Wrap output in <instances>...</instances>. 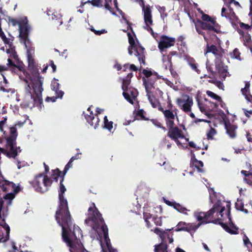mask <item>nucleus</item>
<instances>
[{"instance_id":"obj_1","label":"nucleus","mask_w":252,"mask_h":252,"mask_svg":"<svg viewBox=\"0 0 252 252\" xmlns=\"http://www.w3.org/2000/svg\"><path fill=\"white\" fill-rule=\"evenodd\" d=\"M221 202L220 200H218L213 205V207L207 212H195L194 216L199 222L197 225H193L191 223H187L184 221L179 222L177 225L176 231H184L188 232L192 230H196L201 224H207L210 222H213L215 224H220L225 231L230 234L236 235L239 233V228L232 221L230 215V204H227L226 207L228 208L227 215L229 219V226L227 223L223 222L220 219H214V214L217 213V216H220L223 217V212L225 210V207L221 206Z\"/></svg>"},{"instance_id":"obj_2","label":"nucleus","mask_w":252,"mask_h":252,"mask_svg":"<svg viewBox=\"0 0 252 252\" xmlns=\"http://www.w3.org/2000/svg\"><path fill=\"white\" fill-rule=\"evenodd\" d=\"M59 192V205L55 213V219L58 223L62 228V239L66 244L80 239L82 237L81 229L78 226L73 225L72 218L69 210L68 202L64 197V193L66 189L63 184L64 177L60 176Z\"/></svg>"},{"instance_id":"obj_3","label":"nucleus","mask_w":252,"mask_h":252,"mask_svg":"<svg viewBox=\"0 0 252 252\" xmlns=\"http://www.w3.org/2000/svg\"><path fill=\"white\" fill-rule=\"evenodd\" d=\"M38 65L36 64L32 66H28V70L30 71L31 75L30 76L29 80L31 81L32 86L30 83L27 79L25 80L26 85L25 89L26 93L31 96L32 99L31 103L28 102L27 106L29 107H33L37 106L41 108V105L43 103L42 93L43 91L42 87L43 79L39 74Z\"/></svg>"},{"instance_id":"obj_4","label":"nucleus","mask_w":252,"mask_h":252,"mask_svg":"<svg viewBox=\"0 0 252 252\" xmlns=\"http://www.w3.org/2000/svg\"><path fill=\"white\" fill-rule=\"evenodd\" d=\"M7 120L5 117L4 120L0 121V130L3 132V139L5 140V148H0V152L9 158H15L22 150L20 147L17 146L16 139L18 132L15 126L8 127L9 131L3 130L4 125Z\"/></svg>"},{"instance_id":"obj_5","label":"nucleus","mask_w":252,"mask_h":252,"mask_svg":"<svg viewBox=\"0 0 252 252\" xmlns=\"http://www.w3.org/2000/svg\"><path fill=\"white\" fill-rule=\"evenodd\" d=\"M91 221L93 222V228L97 230L101 226V229L103 234L104 239L108 248L109 252H117V250L113 248L111 245L110 240L108 236V229L104 222V220L102 217L97 208L94 203H92V206L88 209V218L85 220L86 222Z\"/></svg>"},{"instance_id":"obj_6","label":"nucleus","mask_w":252,"mask_h":252,"mask_svg":"<svg viewBox=\"0 0 252 252\" xmlns=\"http://www.w3.org/2000/svg\"><path fill=\"white\" fill-rule=\"evenodd\" d=\"M173 229V228L163 230L159 228H156L154 230V233L157 234L161 239V243L155 246V252H172L171 250L168 249V246L167 242L168 240L169 244L173 242V234L172 232H169Z\"/></svg>"},{"instance_id":"obj_7","label":"nucleus","mask_w":252,"mask_h":252,"mask_svg":"<svg viewBox=\"0 0 252 252\" xmlns=\"http://www.w3.org/2000/svg\"><path fill=\"white\" fill-rule=\"evenodd\" d=\"M133 76V74L132 72L128 73L126 77L122 79V89L123 91V95L131 104H134V101L136 99L138 94L137 90L130 86L131 79Z\"/></svg>"},{"instance_id":"obj_8","label":"nucleus","mask_w":252,"mask_h":252,"mask_svg":"<svg viewBox=\"0 0 252 252\" xmlns=\"http://www.w3.org/2000/svg\"><path fill=\"white\" fill-rule=\"evenodd\" d=\"M52 182L51 179L43 173L35 176L32 181L29 182L36 191L41 193L48 191Z\"/></svg>"},{"instance_id":"obj_9","label":"nucleus","mask_w":252,"mask_h":252,"mask_svg":"<svg viewBox=\"0 0 252 252\" xmlns=\"http://www.w3.org/2000/svg\"><path fill=\"white\" fill-rule=\"evenodd\" d=\"M128 42L129 46L128 48V53L132 55L133 50L135 51V55L137 57L141 65H145V48L140 45L136 44L134 38L130 32L127 33Z\"/></svg>"},{"instance_id":"obj_10","label":"nucleus","mask_w":252,"mask_h":252,"mask_svg":"<svg viewBox=\"0 0 252 252\" xmlns=\"http://www.w3.org/2000/svg\"><path fill=\"white\" fill-rule=\"evenodd\" d=\"M219 114L224 124L226 134L231 139H235L237 136L238 126L230 123L223 111L220 110Z\"/></svg>"},{"instance_id":"obj_11","label":"nucleus","mask_w":252,"mask_h":252,"mask_svg":"<svg viewBox=\"0 0 252 252\" xmlns=\"http://www.w3.org/2000/svg\"><path fill=\"white\" fill-rule=\"evenodd\" d=\"M20 42L23 43L26 47L31 46V42L29 38L30 33V27L27 22L23 21V23L20 24L19 27Z\"/></svg>"},{"instance_id":"obj_12","label":"nucleus","mask_w":252,"mask_h":252,"mask_svg":"<svg viewBox=\"0 0 252 252\" xmlns=\"http://www.w3.org/2000/svg\"><path fill=\"white\" fill-rule=\"evenodd\" d=\"M174 37H169L166 35H162L160 37L158 43V48L161 52L165 51L166 49L174 46L176 43Z\"/></svg>"},{"instance_id":"obj_13","label":"nucleus","mask_w":252,"mask_h":252,"mask_svg":"<svg viewBox=\"0 0 252 252\" xmlns=\"http://www.w3.org/2000/svg\"><path fill=\"white\" fill-rule=\"evenodd\" d=\"M167 135L174 140L178 146H182V143L179 141V139L185 138L182 130L176 126L173 128L168 129Z\"/></svg>"},{"instance_id":"obj_14","label":"nucleus","mask_w":252,"mask_h":252,"mask_svg":"<svg viewBox=\"0 0 252 252\" xmlns=\"http://www.w3.org/2000/svg\"><path fill=\"white\" fill-rule=\"evenodd\" d=\"M212 53L215 57V62H220L222 61V58L224 54V50L221 48H218L215 45H209L207 44L206 49L205 53Z\"/></svg>"},{"instance_id":"obj_15","label":"nucleus","mask_w":252,"mask_h":252,"mask_svg":"<svg viewBox=\"0 0 252 252\" xmlns=\"http://www.w3.org/2000/svg\"><path fill=\"white\" fill-rule=\"evenodd\" d=\"M186 99L182 98H177V104L179 107H180L183 111L185 112L188 113L191 111V106H192L193 102V99L191 97H190L188 95H186Z\"/></svg>"},{"instance_id":"obj_16","label":"nucleus","mask_w":252,"mask_h":252,"mask_svg":"<svg viewBox=\"0 0 252 252\" xmlns=\"http://www.w3.org/2000/svg\"><path fill=\"white\" fill-rule=\"evenodd\" d=\"M72 162L73 161L70 159L68 163L65 166L63 171V172L60 171L58 168H57L55 170H52V176L56 182L58 181V179L59 177H60V176H65L68 169L72 167Z\"/></svg>"},{"instance_id":"obj_17","label":"nucleus","mask_w":252,"mask_h":252,"mask_svg":"<svg viewBox=\"0 0 252 252\" xmlns=\"http://www.w3.org/2000/svg\"><path fill=\"white\" fill-rule=\"evenodd\" d=\"M141 5L143 7L144 11V19L146 25H153V20L152 19V12L149 5L145 8L144 0H140Z\"/></svg>"},{"instance_id":"obj_18","label":"nucleus","mask_w":252,"mask_h":252,"mask_svg":"<svg viewBox=\"0 0 252 252\" xmlns=\"http://www.w3.org/2000/svg\"><path fill=\"white\" fill-rule=\"evenodd\" d=\"M157 73L154 72V74L152 77L146 79L145 77L142 78L143 85L145 86L146 92L151 91L152 88H154V83L158 79Z\"/></svg>"},{"instance_id":"obj_19","label":"nucleus","mask_w":252,"mask_h":252,"mask_svg":"<svg viewBox=\"0 0 252 252\" xmlns=\"http://www.w3.org/2000/svg\"><path fill=\"white\" fill-rule=\"evenodd\" d=\"M67 245L69 247L70 252H89L85 249L80 239L71 242L70 244H67Z\"/></svg>"},{"instance_id":"obj_20","label":"nucleus","mask_w":252,"mask_h":252,"mask_svg":"<svg viewBox=\"0 0 252 252\" xmlns=\"http://www.w3.org/2000/svg\"><path fill=\"white\" fill-rule=\"evenodd\" d=\"M221 15L222 17L228 19L231 23L237 22L239 20L232 8H229L228 10L227 11L225 7H222Z\"/></svg>"},{"instance_id":"obj_21","label":"nucleus","mask_w":252,"mask_h":252,"mask_svg":"<svg viewBox=\"0 0 252 252\" xmlns=\"http://www.w3.org/2000/svg\"><path fill=\"white\" fill-rule=\"evenodd\" d=\"M215 66L217 70L220 74V77L222 78L223 80H225L229 73L227 66L224 65L222 61L219 63L215 62Z\"/></svg>"},{"instance_id":"obj_22","label":"nucleus","mask_w":252,"mask_h":252,"mask_svg":"<svg viewBox=\"0 0 252 252\" xmlns=\"http://www.w3.org/2000/svg\"><path fill=\"white\" fill-rule=\"evenodd\" d=\"M203 166V162L197 160L194 154H192L190 162V167L194 169L196 168L198 172L202 173L204 172V170L202 168Z\"/></svg>"},{"instance_id":"obj_23","label":"nucleus","mask_w":252,"mask_h":252,"mask_svg":"<svg viewBox=\"0 0 252 252\" xmlns=\"http://www.w3.org/2000/svg\"><path fill=\"white\" fill-rule=\"evenodd\" d=\"M164 202L168 205V206L173 207L175 209L178 211L179 212L181 213H183L185 215H187L188 212L189 210L187 209L186 208L183 207L180 204L178 203H176L174 201H170L168 200L164 199Z\"/></svg>"},{"instance_id":"obj_24","label":"nucleus","mask_w":252,"mask_h":252,"mask_svg":"<svg viewBox=\"0 0 252 252\" xmlns=\"http://www.w3.org/2000/svg\"><path fill=\"white\" fill-rule=\"evenodd\" d=\"M87 122L94 128H96L99 126V119L97 115L94 116L93 112H91L90 115H86L85 116Z\"/></svg>"},{"instance_id":"obj_25","label":"nucleus","mask_w":252,"mask_h":252,"mask_svg":"<svg viewBox=\"0 0 252 252\" xmlns=\"http://www.w3.org/2000/svg\"><path fill=\"white\" fill-rule=\"evenodd\" d=\"M60 84L59 83V80L57 79L54 78L51 83V88L52 90L55 92L56 94L60 98H62L64 94V92L59 90Z\"/></svg>"},{"instance_id":"obj_26","label":"nucleus","mask_w":252,"mask_h":252,"mask_svg":"<svg viewBox=\"0 0 252 252\" xmlns=\"http://www.w3.org/2000/svg\"><path fill=\"white\" fill-rule=\"evenodd\" d=\"M198 23L200 24V28L202 30L213 31L217 33L220 32V31L215 28L216 25H213L211 24V23H209L208 22H203L201 20L198 21Z\"/></svg>"},{"instance_id":"obj_27","label":"nucleus","mask_w":252,"mask_h":252,"mask_svg":"<svg viewBox=\"0 0 252 252\" xmlns=\"http://www.w3.org/2000/svg\"><path fill=\"white\" fill-rule=\"evenodd\" d=\"M146 95L148 100L153 108H159L161 107L158 100L153 94L152 91L146 92Z\"/></svg>"},{"instance_id":"obj_28","label":"nucleus","mask_w":252,"mask_h":252,"mask_svg":"<svg viewBox=\"0 0 252 252\" xmlns=\"http://www.w3.org/2000/svg\"><path fill=\"white\" fill-rule=\"evenodd\" d=\"M187 62L192 70L196 72L198 74L201 73L200 70L198 69V64L196 62L195 60L193 58L190 57H187Z\"/></svg>"},{"instance_id":"obj_29","label":"nucleus","mask_w":252,"mask_h":252,"mask_svg":"<svg viewBox=\"0 0 252 252\" xmlns=\"http://www.w3.org/2000/svg\"><path fill=\"white\" fill-rule=\"evenodd\" d=\"M48 15L49 16H51V18L54 21L55 24L60 26L63 23V20L62 19V15L59 12L55 11L52 13L51 14L48 13Z\"/></svg>"},{"instance_id":"obj_30","label":"nucleus","mask_w":252,"mask_h":252,"mask_svg":"<svg viewBox=\"0 0 252 252\" xmlns=\"http://www.w3.org/2000/svg\"><path fill=\"white\" fill-rule=\"evenodd\" d=\"M27 50V57L28 60V66H32L35 65V62L34 59L32 57V53L34 52V48L31 46H29L28 48H26Z\"/></svg>"},{"instance_id":"obj_31","label":"nucleus","mask_w":252,"mask_h":252,"mask_svg":"<svg viewBox=\"0 0 252 252\" xmlns=\"http://www.w3.org/2000/svg\"><path fill=\"white\" fill-rule=\"evenodd\" d=\"M15 194L16 193L10 192L6 194L3 196L2 198L3 201L4 200L6 202V208H7L8 206L11 204L12 201L14 198Z\"/></svg>"},{"instance_id":"obj_32","label":"nucleus","mask_w":252,"mask_h":252,"mask_svg":"<svg viewBox=\"0 0 252 252\" xmlns=\"http://www.w3.org/2000/svg\"><path fill=\"white\" fill-rule=\"evenodd\" d=\"M158 110L163 113L165 120L175 119V115L170 110H164L161 107L158 108Z\"/></svg>"},{"instance_id":"obj_33","label":"nucleus","mask_w":252,"mask_h":252,"mask_svg":"<svg viewBox=\"0 0 252 252\" xmlns=\"http://www.w3.org/2000/svg\"><path fill=\"white\" fill-rule=\"evenodd\" d=\"M114 5L116 8L117 9L118 11H121V13L122 14V18L125 21L126 24L127 25V30H130L133 32L132 28L131 27V23L129 22L124 16L125 14L122 12V10H121L118 5V3L116 0H114Z\"/></svg>"},{"instance_id":"obj_34","label":"nucleus","mask_w":252,"mask_h":252,"mask_svg":"<svg viewBox=\"0 0 252 252\" xmlns=\"http://www.w3.org/2000/svg\"><path fill=\"white\" fill-rule=\"evenodd\" d=\"M252 41L251 35L248 33L244 38V44L245 46L250 48L251 51L252 52Z\"/></svg>"},{"instance_id":"obj_35","label":"nucleus","mask_w":252,"mask_h":252,"mask_svg":"<svg viewBox=\"0 0 252 252\" xmlns=\"http://www.w3.org/2000/svg\"><path fill=\"white\" fill-rule=\"evenodd\" d=\"M235 208L237 210L241 211L245 214L248 213L247 209L244 208V205L241 200H238L235 203Z\"/></svg>"},{"instance_id":"obj_36","label":"nucleus","mask_w":252,"mask_h":252,"mask_svg":"<svg viewBox=\"0 0 252 252\" xmlns=\"http://www.w3.org/2000/svg\"><path fill=\"white\" fill-rule=\"evenodd\" d=\"M202 21L205 22H210L213 25H216L217 22L215 19L211 17L209 15L206 14H203L201 17Z\"/></svg>"},{"instance_id":"obj_37","label":"nucleus","mask_w":252,"mask_h":252,"mask_svg":"<svg viewBox=\"0 0 252 252\" xmlns=\"http://www.w3.org/2000/svg\"><path fill=\"white\" fill-rule=\"evenodd\" d=\"M113 122L109 121L107 117L105 116L104 118V127L111 131L113 128Z\"/></svg>"},{"instance_id":"obj_38","label":"nucleus","mask_w":252,"mask_h":252,"mask_svg":"<svg viewBox=\"0 0 252 252\" xmlns=\"http://www.w3.org/2000/svg\"><path fill=\"white\" fill-rule=\"evenodd\" d=\"M9 238V235L7 236V231L5 233H3V231L1 228H0V241L1 242H5Z\"/></svg>"},{"instance_id":"obj_39","label":"nucleus","mask_w":252,"mask_h":252,"mask_svg":"<svg viewBox=\"0 0 252 252\" xmlns=\"http://www.w3.org/2000/svg\"><path fill=\"white\" fill-rule=\"evenodd\" d=\"M241 53L239 52L238 49L235 48L234 49L233 52L230 53V56L231 58L236 59L238 60H241V57H240Z\"/></svg>"},{"instance_id":"obj_40","label":"nucleus","mask_w":252,"mask_h":252,"mask_svg":"<svg viewBox=\"0 0 252 252\" xmlns=\"http://www.w3.org/2000/svg\"><path fill=\"white\" fill-rule=\"evenodd\" d=\"M157 8L160 14L161 18L164 19L167 16V13L166 12V8L165 6H158Z\"/></svg>"},{"instance_id":"obj_41","label":"nucleus","mask_w":252,"mask_h":252,"mask_svg":"<svg viewBox=\"0 0 252 252\" xmlns=\"http://www.w3.org/2000/svg\"><path fill=\"white\" fill-rule=\"evenodd\" d=\"M241 173L245 176V178H244L245 182L249 185H252V180L249 178L248 171L243 170L241 171Z\"/></svg>"},{"instance_id":"obj_42","label":"nucleus","mask_w":252,"mask_h":252,"mask_svg":"<svg viewBox=\"0 0 252 252\" xmlns=\"http://www.w3.org/2000/svg\"><path fill=\"white\" fill-rule=\"evenodd\" d=\"M152 215L149 213L144 212L143 213V218L146 222L147 226L148 227H150L151 226L150 222L149 221V219L152 218Z\"/></svg>"},{"instance_id":"obj_43","label":"nucleus","mask_w":252,"mask_h":252,"mask_svg":"<svg viewBox=\"0 0 252 252\" xmlns=\"http://www.w3.org/2000/svg\"><path fill=\"white\" fill-rule=\"evenodd\" d=\"M185 37L183 35L179 36L177 38V45L181 47H183L186 48L187 45L186 42L184 41Z\"/></svg>"},{"instance_id":"obj_44","label":"nucleus","mask_w":252,"mask_h":252,"mask_svg":"<svg viewBox=\"0 0 252 252\" xmlns=\"http://www.w3.org/2000/svg\"><path fill=\"white\" fill-rule=\"evenodd\" d=\"M151 121L153 123V124L154 125L157 127L161 128L164 131H165L166 130V127L165 126H163L162 125V124L158 121V120L153 119H151Z\"/></svg>"},{"instance_id":"obj_45","label":"nucleus","mask_w":252,"mask_h":252,"mask_svg":"<svg viewBox=\"0 0 252 252\" xmlns=\"http://www.w3.org/2000/svg\"><path fill=\"white\" fill-rule=\"evenodd\" d=\"M206 94L209 96L214 98V99H216L218 101H221V97L218 95L217 94L212 92V91H207L206 92Z\"/></svg>"},{"instance_id":"obj_46","label":"nucleus","mask_w":252,"mask_h":252,"mask_svg":"<svg viewBox=\"0 0 252 252\" xmlns=\"http://www.w3.org/2000/svg\"><path fill=\"white\" fill-rule=\"evenodd\" d=\"M0 226H2L5 231H7V236L9 235L10 233V227L9 225L6 223L5 220L2 219V221L0 222Z\"/></svg>"},{"instance_id":"obj_47","label":"nucleus","mask_w":252,"mask_h":252,"mask_svg":"<svg viewBox=\"0 0 252 252\" xmlns=\"http://www.w3.org/2000/svg\"><path fill=\"white\" fill-rule=\"evenodd\" d=\"M8 20L9 23H11L13 26H16V25H18L19 26L20 24H22L23 23L22 21H19L16 19L12 18L10 17H8Z\"/></svg>"},{"instance_id":"obj_48","label":"nucleus","mask_w":252,"mask_h":252,"mask_svg":"<svg viewBox=\"0 0 252 252\" xmlns=\"http://www.w3.org/2000/svg\"><path fill=\"white\" fill-rule=\"evenodd\" d=\"M240 27L241 29L245 30V31H249L251 30L252 28L251 26L249 25L248 24H245L243 22H239Z\"/></svg>"},{"instance_id":"obj_49","label":"nucleus","mask_w":252,"mask_h":252,"mask_svg":"<svg viewBox=\"0 0 252 252\" xmlns=\"http://www.w3.org/2000/svg\"><path fill=\"white\" fill-rule=\"evenodd\" d=\"M174 119L165 120L166 124L168 128V129H172L175 127V124L174 122Z\"/></svg>"},{"instance_id":"obj_50","label":"nucleus","mask_w":252,"mask_h":252,"mask_svg":"<svg viewBox=\"0 0 252 252\" xmlns=\"http://www.w3.org/2000/svg\"><path fill=\"white\" fill-rule=\"evenodd\" d=\"M0 37L1 38V39H2V41L4 42V43L5 44H10L9 39H8L7 38H6V37L2 29L0 30Z\"/></svg>"},{"instance_id":"obj_51","label":"nucleus","mask_w":252,"mask_h":252,"mask_svg":"<svg viewBox=\"0 0 252 252\" xmlns=\"http://www.w3.org/2000/svg\"><path fill=\"white\" fill-rule=\"evenodd\" d=\"M142 73L144 75V77L146 79L152 77V76L154 74V73L153 74L151 70H147L146 69H143Z\"/></svg>"},{"instance_id":"obj_52","label":"nucleus","mask_w":252,"mask_h":252,"mask_svg":"<svg viewBox=\"0 0 252 252\" xmlns=\"http://www.w3.org/2000/svg\"><path fill=\"white\" fill-rule=\"evenodd\" d=\"M153 220L155 224L157 226H161L162 222L161 220V217H158V216L153 217Z\"/></svg>"},{"instance_id":"obj_53","label":"nucleus","mask_w":252,"mask_h":252,"mask_svg":"<svg viewBox=\"0 0 252 252\" xmlns=\"http://www.w3.org/2000/svg\"><path fill=\"white\" fill-rule=\"evenodd\" d=\"M250 83L249 82H246L245 83V87L241 89L242 94H245L246 93H250Z\"/></svg>"},{"instance_id":"obj_54","label":"nucleus","mask_w":252,"mask_h":252,"mask_svg":"<svg viewBox=\"0 0 252 252\" xmlns=\"http://www.w3.org/2000/svg\"><path fill=\"white\" fill-rule=\"evenodd\" d=\"M112 0H105V8L111 12L113 14L115 15V12L113 11L112 8L110 6L109 2H111Z\"/></svg>"},{"instance_id":"obj_55","label":"nucleus","mask_w":252,"mask_h":252,"mask_svg":"<svg viewBox=\"0 0 252 252\" xmlns=\"http://www.w3.org/2000/svg\"><path fill=\"white\" fill-rule=\"evenodd\" d=\"M197 104L200 111L202 113H205L206 112V108L204 104L202 102H201V101H200L199 99H198L197 100Z\"/></svg>"},{"instance_id":"obj_56","label":"nucleus","mask_w":252,"mask_h":252,"mask_svg":"<svg viewBox=\"0 0 252 252\" xmlns=\"http://www.w3.org/2000/svg\"><path fill=\"white\" fill-rule=\"evenodd\" d=\"M195 29L198 34L203 36V37H204L205 40H206V41L208 40V38L206 37V36L205 35V32L202 31V30L200 28V27H199L197 26H195Z\"/></svg>"},{"instance_id":"obj_57","label":"nucleus","mask_w":252,"mask_h":252,"mask_svg":"<svg viewBox=\"0 0 252 252\" xmlns=\"http://www.w3.org/2000/svg\"><path fill=\"white\" fill-rule=\"evenodd\" d=\"M102 0H92L91 4L94 6L101 7L102 6Z\"/></svg>"},{"instance_id":"obj_58","label":"nucleus","mask_w":252,"mask_h":252,"mask_svg":"<svg viewBox=\"0 0 252 252\" xmlns=\"http://www.w3.org/2000/svg\"><path fill=\"white\" fill-rule=\"evenodd\" d=\"M91 31L94 32L96 35H100L101 34H103V33L107 32V31L104 29L97 31V30H95V29H94L93 28H92L91 29Z\"/></svg>"},{"instance_id":"obj_59","label":"nucleus","mask_w":252,"mask_h":252,"mask_svg":"<svg viewBox=\"0 0 252 252\" xmlns=\"http://www.w3.org/2000/svg\"><path fill=\"white\" fill-rule=\"evenodd\" d=\"M216 134V130L215 129L211 128L207 133V138L208 139H213V136Z\"/></svg>"},{"instance_id":"obj_60","label":"nucleus","mask_w":252,"mask_h":252,"mask_svg":"<svg viewBox=\"0 0 252 252\" xmlns=\"http://www.w3.org/2000/svg\"><path fill=\"white\" fill-rule=\"evenodd\" d=\"M145 112L143 109H140L138 110L137 112V116L141 117V119L144 120H147V119L144 116Z\"/></svg>"},{"instance_id":"obj_61","label":"nucleus","mask_w":252,"mask_h":252,"mask_svg":"<svg viewBox=\"0 0 252 252\" xmlns=\"http://www.w3.org/2000/svg\"><path fill=\"white\" fill-rule=\"evenodd\" d=\"M0 90L4 93L12 92L11 89H8L2 85V82H0Z\"/></svg>"},{"instance_id":"obj_62","label":"nucleus","mask_w":252,"mask_h":252,"mask_svg":"<svg viewBox=\"0 0 252 252\" xmlns=\"http://www.w3.org/2000/svg\"><path fill=\"white\" fill-rule=\"evenodd\" d=\"M243 241H244V244L247 247H249V245H251L252 247V243L250 241L249 239L246 235H244V236Z\"/></svg>"},{"instance_id":"obj_63","label":"nucleus","mask_w":252,"mask_h":252,"mask_svg":"<svg viewBox=\"0 0 252 252\" xmlns=\"http://www.w3.org/2000/svg\"><path fill=\"white\" fill-rule=\"evenodd\" d=\"M243 94L245 96V98L248 101L252 103V95L250 93Z\"/></svg>"},{"instance_id":"obj_64","label":"nucleus","mask_w":252,"mask_h":252,"mask_svg":"<svg viewBox=\"0 0 252 252\" xmlns=\"http://www.w3.org/2000/svg\"><path fill=\"white\" fill-rule=\"evenodd\" d=\"M177 52L176 51H171L169 53V54L167 56V59L168 62L171 64V58L172 56L176 55Z\"/></svg>"}]
</instances>
